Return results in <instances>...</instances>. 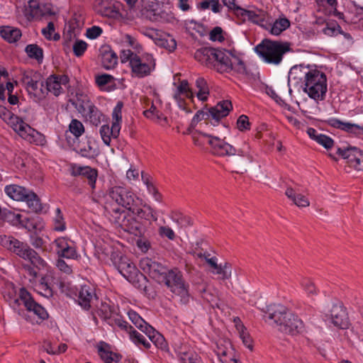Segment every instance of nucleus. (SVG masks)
I'll return each mask as SVG.
<instances>
[{"mask_svg": "<svg viewBox=\"0 0 363 363\" xmlns=\"http://www.w3.org/2000/svg\"><path fill=\"white\" fill-rule=\"evenodd\" d=\"M204 138H208V143L212 147L213 153L220 157H227V162L235 169L236 173L242 174L247 171V164L253 160L247 145L246 147L238 149L218 137L198 131L192 133L194 143L197 146L203 145Z\"/></svg>", "mask_w": 363, "mask_h": 363, "instance_id": "nucleus-1", "label": "nucleus"}, {"mask_svg": "<svg viewBox=\"0 0 363 363\" xmlns=\"http://www.w3.org/2000/svg\"><path fill=\"white\" fill-rule=\"evenodd\" d=\"M194 58L219 73L234 71L241 74H246L244 62L231 50L203 48L195 52Z\"/></svg>", "mask_w": 363, "mask_h": 363, "instance_id": "nucleus-2", "label": "nucleus"}, {"mask_svg": "<svg viewBox=\"0 0 363 363\" xmlns=\"http://www.w3.org/2000/svg\"><path fill=\"white\" fill-rule=\"evenodd\" d=\"M264 319L269 325H276L281 333L291 335L301 333L304 328L303 321L280 304L269 306Z\"/></svg>", "mask_w": 363, "mask_h": 363, "instance_id": "nucleus-3", "label": "nucleus"}, {"mask_svg": "<svg viewBox=\"0 0 363 363\" xmlns=\"http://www.w3.org/2000/svg\"><path fill=\"white\" fill-rule=\"evenodd\" d=\"M3 296L5 301L14 311H18V314H21L19 306L23 303L28 311L33 312L40 320H45L48 316L45 308L36 303L24 288H21L18 292L17 288L13 283H6L3 291Z\"/></svg>", "mask_w": 363, "mask_h": 363, "instance_id": "nucleus-4", "label": "nucleus"}, {"mask_svg": "<svg viewBox=\"0 0 363 363\" xmlns=\"http://www.w3.org/2000/svg\"><path fill=\"white\" fill-rule=\"evenodd\" d=\"M0 245L19 257L29 261L32 265L38 269H43L47 267V262L32 249L27 243L11 236L0 235Z\"/></svg>", "mask_w": 363, "mask_h": 363, "instance_id": "nucleus-5", "label": "nucleus"}, {"mask_svg": "<svg viewBox=\"0 0 363 363\" xmlns=\"http://www.w3.org/2000/svg\"><path fill=\"white\" fill-rule=\"evenodd\" d=\"M255 50L265 62L277 65L281 62L283 55L290 50V44L264 40Z\"/></svg>", "mask_w": 363, "mask_h": 363, "instance_id": "nucleus-6", "label": "nucleus"}, {"mask_svg": "<svg viewBox=\"0 0 363 363\" xmlns=\"http://www.w3.org/2000/svg\"><path fill=\"white\" fill-rule=\"evenodd\" d=\"M303 91L315 101L325 99L327 92V78L325 74L317 69L309 74L307 80L301 86Z\"/></svg>", "mask_w": 363, "mask_h": 363, "instance_id": "nucleus-7", "label": "nucleus"}, {"mask_svg": "<svg viewBox=\"0 0 363 363\" xmlns=\"http://www.w3.org/2000/svg\"><path fill=\"white\" fill-rule=\"evenodd\" d=\"M5 192L13 200L26 201L28 207L34 212L42 210V206L38 196L23 186L16 184L8 185L5 187Z\"/></svg>", "mask_w": 363, "mask_h": 363, "instance_id": "nucleus-8", "label": "nucleus"}, {"mask_svg": "<svg viewBox=\"0 0 363 363\" xmlns=\"http://www.w3.org/2000/svg\"><path fill=\"white\" fill-rule=\"evenodd\" d=\"M105 208L112 217L113 221L123 230L135 235L139 232L140 225L132 216L121 211L119 207L106 206Z\"/></svg>", "mask_w": 363, "mask_h": 363, "instance_id": "nucleus-9", "label": "nucleus"}, {"mask_svg": "<svg viewBox=\"0 0 363 363\" xmlns=\"http://www.w3.org/2000/svg\"><path fill=\"white\" fill-rule=\"evenodd\" d=\"M128 315L132 323L143 332L157 347L166 348L167 343L162 335L147 324L136 312L130 311Z\"/></svg>", "mask_w": 363, "mask_h": 363, "instance_id": "nucleus-10", "label": "nucleus"}, {"mask_svg": "<svg viewBox=\"0 0 363 363\" xmlns=\"http://www.w3.org/2000/svg\"><path fill=\"white\" fill-rule=\"evenodd\" d=\"M123 102L118 101L113 108L112 113L113 123L110 128L108 125H104L100 128V134L104 143L109 145L111 138H117L121 130V123L122 121V108Z\"/></svg>", "mask_w": 363, "mask_h": 363, "instance_id": "nucleus-11", "label": "nucleus"}, {"mask_svg": "<svg viewBox=\"0 0 363 363\" xmlns=\"http://www.w3.org/2000/svg\"><path fill=\"white\" fill-rule=\"evenodd\" d=\"M164 276L165 280L161 281L160 284H164L174 294L178 296L184 298L188 295V291L180 272L176 269L169 270L167 268Z\"/></svg>", "mask_w": 363, "mask_h": 363, "instance_id": "nucleus-12", "label": "nucleus"}, {"mask_svg": "<svg viewBox=\"0 0 363 363\" xmlns=\"http://www.w3.org/2000/svg\"><path fill=\"white\" fill-rule=\"evenodd\" d=\"M139 266L144 273L147 274L158 283L165 280L164 274L167 272V267L161 263L149 257H144L140 259Z\"/></svg>", "mask_w": 363, "mask_h": 363, "instance_id": "nucleus-13", "label": "nucleus"}, {"mask_svg": "<svg viewBox=\"0 0 363 363\" xmlns=\"http://www.w3.org/2000/svg\"><path fill=\"white\" fill-rule=\"evenodd\" d=\"M108 196L118 206H121L129 211L135 206V196L133 193L122 186H114L109 189Z\"/></svg>", "mask_w": 363, "mask_h": 363, "instance_id": "nucleus-14", "label": "nucleus"}, {"mask_svg": "<svg viewBox=\"0 0 363 363\" xmlns=\"http://www.w3.org/2000/svg\"><path fill=\"white\" fill-rule=\"evenodd\" d=\"M130 67L133 74L138 77H144L149 75L155 68V62L151 55H147L146 60L139 56H135L130 60Z\"/></svg>", "mask_w": 363, "mask_h": 363, "instance_id": "nucleus-15", "label": "nucleus"}, {"mask_svg": "<svg viewBox=\"0 0 363 363\" xmlns=\"http://www.w3.org/2000/svg\"><path fill=\"white\" fill-rule=\"evenodd\" d=\"M313 70L314 69L303 65L293 66L289 72V84H293L294 86H300L301 88L307 80L308 77H309V74H311Z\"/></svg>", "mask_w": 363, "mask_h": 363, "instance_id": "nucleus-16", "label": "nucleus"}, {"mask_svg": "<svg viewBox=\"0 0 363 363\" xmlns=\"http://www.w3.org/2000/svg\"><path fill=\"white\" fill-rule=\"evenodd\" d=\"M57 247V255L59 258L69 259H78L80 255L77 252L75 247L70 245V241L65 237H61L54 240Z\"/></svg>", "mask_w": 363, "mask_h": 363, "instance_id": "nucleus-17", "label": "nucleus"}, {"mask_svg": "<svg viewBox=\"0 0 363 363\" xmlns=\"http://www.w3.org/2000/svg\"><path fill=\"white\" fill-rule=\"evenodd\" d=\"M330 321L334 326L346 329L349 326L348 318L344 308L340 305H334L330 311Z\"/></svg>", "mask_w": 363, "mask_h": 363, "instance_id": "nucleus-18", "label": "nucleus"}, {"mask_svg": "<svg viewBox=\"0 0 363 363\" xmlns=\"http://www.w3.org/2000/svg\"><path fill=\"white\" fill-rule=\"evenodd\" d=\"M6 123L11 125L22 138L28 139V137L33 136L35 130L13 113Z\"/></svg>", "mask_w": 363, "mask_h": 363, "instance_id": "nucleus-19", "label": "nucleus"}, {"mask_svg": "<svg viewBox=\"0 0 363 363\" xmlns=\"http://www.w3.org/2000/svg\"><path fill=\"white\" fill-rule=\"evenodd\" d=\"M69 82L67 75H50L45 81L46 90L57 96L63 92L62 85H66Z\"/></svg>", "mask_w": 363, "mask_h": 363, "instance_id": "nucleus-20", "label": "nucleus"}, {"mask_svg": "<svg viewBox=\"0 0 363 363\" xmlns=\"http://www.w3.org/2000/svg\"><path fill=\"white\" fill-rule=\"evenodd\" d=\"M41 79L40 73L30 69L23 72L21 82L26 86L30 94H33L35 95L38 89V82L41 81Z\"/></svg>", "mask_w": 363, "mask_h": 363, "instance_id": "nucleus-21", "label": "nucleus"}, {"mask_svg": "<svg viewBox=\"0 0 363 363\" xmlns=\"http://www.w3.org/2000/svg\"><path fill=\"white\" fill-rule=\"evenodd\" d=\"M233 106L230 101L224 100L218 102L215 106L208 109V117H211L216 122L227 116L232 110Z\"/></svg>", "mask_w": 363, "mask_h": 363, "instance_id": "nucleus-22", "label": "nucleus"}, {"mask_svg": "<svg viewBox=\"0 0 363 363\" xmlns=\"http://www.w3.org/2000/svg\"><path fill=\"white\" fill-rule=\"evenodd\" d=\"M94 298H96L93 289L88 286H83L79 292V304L85 310L91 308V304Z\"/></svg>", "mask_w": 363, "mask_h": 363, "instance_id": "nucleus-23", "label": "nucleus"}, {"mask_svg": "<svg viewBox=\"0 0 363 363\" xmlns=\"http://www.w3.org/2000/svg\"><path fill=\"white\" fill-rule=\"evenodd\" d=\"M101 63L106 69H111L115 67L118 62V56L110 47H103L101 50Z\"/></svg>", "mask_w": 363, "mask_h": 363, "instance_id": "nucleus-24", "label": "nucleus"}, {"mask_svg": "<svg viewBox=\"0 0 363 363\" xmlns=\"http://www.w3.org/2000/svg\"><path fill=\"white\" fill-rule=\"evenodd\" d=\"M285 195L298 207L305 208L310 206L309 200L304 195L298 193L291 186L286 188Z\"/></svg>", "mask_w": 363, "mask_h": 363, "instance_id": "nucleus-25", "label": "nucleus"}, {"mask_svg": "<svg viewBox=\"0 0 363 363\" xmlns=\"http://www.w3.org/2000/svg\"><path fill=\"white\" fill-rule=\"evenodd\" d=\"M143 33L145 36L152 39L157 45L165 47L171 51L174 50L177 47V43L174 39L171 38L169 42L167 40H164L158 37V33L155 29H146Z\"/></svg>", "mask_w": 363, "mask_h": 363, "instance_id": "nucleus-26", "label": "nucleus"}, {"mask_svg": "<svg viewBox=\"0 0 363 363\" xmlns=\"http://www.w3.org/2000/svg\"><path fill=\"white\" fill-rule=\"evenodd\" d=\"M240 14L242 16L247 17V19L254 23L259 25L264 28L263 23L265 21L267 13L262 10H246L241 9Z\"/></svg>", "mask_w": 363, "mask_h": 363, "instance_id": "nucleus-27", "label": "nucleus"}, {"mask_svg": "<svg viewBox=\"0 0 363 363\" xmlns=\"http://www.w3.org/2000/svg\"><path fill=\"white\" fill-rule=\"evenodd\" d=\"M119 272L127 279H132L137 273L135 264L127 257H121L118 264Z\"/></svg>", "mask_w": 363, "mask_h": 363, "instance_id": "nucleus-28", "label": "nucleus"}, {"mask_svg": "<svg viewBox=\"0 0 363 363\" xmlns=\"http://www.w3.org/2000/svg\"><path fill=\"white\" fill-rule=\"evenodd\" d=\"M41 4L38 0H28V4L25 6L23 13L28 21L42 16L40 13Z\"/></svg>", "mask_w": 363, "mask_h": 363, "instance_id": "nucleus-29", "label": "nucleus"}, {"mask_svg": "<svg viewBox=\"0 0 363 363\" xmlns=\"http://www.w3.org/2000/svg\"><path fill=\"white\" fill-rule=\"evenodd\" d=\"M289 26L290 21L286 18H280L277 19L273 24L269 23L266 25L264 28L269 30L271 34L279 35Z\"/></svg>", "mask_w": 363, "mask_h": 363, "instance_id": "nucleus-30", "label": "nucleus"}, {"mask_svg": "<svg viewBox=\"0 0 363 363\" xmlns=\"http://www.w3.org/2000/svg\"><path fill=\"white\" fill-rule=\"evenodd\" d=\"M100 12L101 15L108 18L118 19L121 17L118 6L106 0L102 1Z\"/></svg>", "mask_w": 363, "mask_h": 363, "instance_id": "nucleus-31", "label": "nucleus"}, {"mask_svg": "<svg viewBox=\"0 0 363 363\" xmlns=\"http://www.w3.org/2000/svg\"><path fill=\"white\" fill-rule=\"evenodd\" d=\"M101 345H104V346H99L98 348L99 354L101 357V358L106 362V363H112V362H118L121 359V356L117 353L113 352L109 350L108 345L106 343L101 342Z\"/></svg>", "mask_w": 363, "mask_h": 363, "instance_id": "nucleus-32", "label": "nucleus"}, {"mask_svg": "<svg viewBox=\"0 0 363 363\" xmlns=\"http://www.w3.org/2000/svg\"><path fill=\"white\" fill-rule=\"evenodd\" d=\"M1 36L9 43L16 42L21 36V32L18 28L11 26L0 27Z\"/></svg>", "mask_w": 363, "mask_h": 363, "instance_id": "nucleus-33", "label": "nucleus"}, {"mask_svg": "<svg viewBox=\"0 0 363 363\" xmlns=\"http://www.w3.org/2000/svg\"><path fill=\"white\" fill-rule=\"evenodd\" d=\"M234 321L235 323L236 330H238V332L239 333L240 337L242 340V343L248 349H250V350H252V348H253L252 340L250 335L247 332L246 328L240 322V320L238 318H235L234 320Z\"/></svg>", "mask_w": 363, "mask_h": 363, "instance_id": "nucleus-34", "label": "nucleus"}, {"mask_svg": "<svg viewBox=\"0 0 363 363\" xmlns=\"http://www.w3.org/2000/svg\"><path fill=\"white\" fill-rule=\"evenodd\" d=\"M336 154L347 160L351 165L357 157L360 156V150L357 147H337Z\"/></svg>", "mask_w": 363, "mask_h": 363, "instance_id": "nucleus-35", "label": "nucleus"}, {"mask_svg": "<svg viewBox=\"0 0 363 363\" xmlns=\"http://www.w3.org/2000/svg\"><path fill=\"white\" fill-rule=\"evenodd\" d=\"M144 209L138 208L135 205L132 208L130 211L133 215L137 216L138 218L150 220L153 219L157 220V217L154 215V211L150 206H145Z\"/></svg>", "mask_w": 363, "mask_h": 363, "instance_id": "nucleus-36", "label": "nucleus"}, {"mask_svg": "<svg viewBox=\"0 0 363 363\" xmlns=\"http://www.w3.org/2000/svg\"><path fill=\"white\" fill-rule=\"evenodd\" d=\"M72 104L74 105L77 111L82 114L85 113L93 104L91 102L88 96L83 94H77V99Z\"/></svg>", "mask_w": 363, "mask_h": 363, "instance_id": "nucleus-37", "label": "nucleus"}, {"mask_svg": "<svg viewBox=\"0 0 363 363\" xmlns=\"http://www.w3.org/2000/svg\"><path fill=\"white\" fill-rule=\"evenodd\" d=\"M147 17L154 22H167L172 18V14L162 10H152L147 12Z\"/></svg>", "mask_w": 363, "mask_h": 363, "instance_id": "nucleus-38", "label": "nucleus"}, {"mask_svg": "<svg viewBox=\"0 0 363 363\" xmlns=\"http://www.w3.org/2000/svg\"><path fill=\"white\" fill-rule=\"evenodd\" d=\"M25 51L30 58L36 60L38 62H41L43 59V50L36 44L28 45Z\"/></svg>", "mask_w": 363, "mask_h": 363, "instance_id": "nucleus-39", "label": "nucleus"}, {"mask_svg": "<svg viewBox=\"0 0 363 363\" xmlns=\"http://www.w3.org/2000/svg\"><path fill=\"white\" fill-rule=\"evenodd\" d=\"M82 115L95 125H97L99 123H100L101 118L102 116L101 113L94 104L89 106V108H88L85 113H82Z\"/></svg>", "mask_w": 363, "mask_h": 363, "instance_id": "nucleus-40", "label": "nucleus"}, {"mask_svg": "<svg viewBox=\"0 0 363 363\" xmlns=\"http://www.w3.org/2000/svg\"><path fill=\"white\" fill-rule=\"evenodd\" d=\"M80 176L87 178L88 183L92 189L95 188L96 180L97 177V171L90 167H83Z\"/></svg>", "mask_w": 363, "mask_h": 363, "instance_id": "nucleus-41", "label": "nucleus"}, {"mask_svg": "<svg viewBox=\"0 0 363 363\" xmlns=\"http://www.w3.org/2000/svg\"><path fill=\"white\" fill-rule=\"evenodd\" d=\"M181 94L184 95L188 99H193L194 97L193 93L186 80H182L180 82V84L177 87V92L174 94V98L176 100H179Z\"/></svg>", "mask_w": 363, "mask_h": 363, "instance_id": "nucleus-42", "label": "nucleus"}, {"mask_svg": "<svg viewBox=\"0 0 363 363\" xmlns=\"http://www.w3.org/2000/svg\"><path fill=\"white\" fill-rule=\"evenodd\" d=\"M179 359L182 363H203L201 357L193 352L182 353Z\"/></svg>", "mask_w": 363, "mask_h": 363, "instance_id": "nucleus-43", "label": "nucleus"}, {"mask_svg": "<svg viewBox=\"0 0 363 363\" xmlns=\"http://www.w3.org/2000/svg\"><path fill=\"white\" fill-rule=\"evenodd\" d=\"M327 123L332 127L343 130L348 133H351V128H357L352 125L351 123H344L336 118H330L327 121Z\"/></svg>", "mask_w": 363, "mask_h": 363, "instance_id": "nucleus-44", "label": "nucleus"}, {"mask_svg": "<svg viewBox=\"0 0 363 363\" xmlns=\"http://www.w3.org/2000/svg\"><path fill=\"white\" fill-rule=\"evenodd\" d=\"M214 269L216 270V274L222 275V279H228L231 277V265L228 262H224L223 264H218L217 267Z\"/></svg>", "mask_w": 363, "mask_h": 363, "instance_id": "nucleus-45", "label": "nucleus"}, {"mask_svg": "<svg viewBox=\"0 0 363 363\" xmlns=\"http://www.w3.org/2000/svg\"><path fill=\"white\" fill-rule=\"evenodd\" d=\"M69 131L77 138L81 136L84 132V127L82 122L77 119H72L69 125Z\"/></svg>", "mask_w": 363, "mask_h": 363, "instance_id": "nucleus-46", "label": "nucleus"}, {"mask_svg": "<svg viewBox=\"0 0 363 363\" xmlns=\"http://www.w3.org/2000/svg\"><path fill=\"white\" fill-rule=\"evenodd\" d=\"M220 7L218 0H204L199 4L200 9L205 10L211 8L214 13L219 12Z\"/></svg>", "mask_w": 363, "mask_h": 363, "instance_id": "nucleus-47", "label": "nucleus"}, {"mask_svg": "<svg viewBox=\"0 0 363 363\" xmlns=\"http://www.w3.org/2000/svg\"><path fill=\"white\" fill-rule=\"evenodd\" d=\"M66 226L62 212L60 208L56 210V216L54 220V230L56 231L62 232L65 230Z\"/></svg>", "mask_w": 363, "mask_h": 363, "instance_id": "nucleus-48", "label": "nucleus"}, {"mask_svg": "<svg viewBox=\"0 0 363 363\" xmlns=\"http://www.w3.org/2000/svg\"><path fill=\"white\" fill-rule=\"evenodd\" d=\"M55 31V26L52 22H49L47 27L44 28L42 30V33L45 36V38L48 40L53 39L54 40H58L60 38V35L55 33L53 37H52V33Z\"/></svg>", "mask_w": 363, "mask_h": 363, "instance_id": "nucleus-49", "label": "nucleus"}, {"mask_svg": "<svg viewBox=\"0 0 363 363\" xmlns=\"http://www.w3.org/2000/svg\"><path fill=\"white\" fill-rule=\"evenodd\" d=\"M301 285L304 289V291L308 294V295H315L316 294V289L314 283L307 278H303L301 281Z\"/></svg>", "mask_w": 363, "mask_h": 363, "instance_id": "nucleus-50", "label": "nucleus"}, {"mask_svg": "<svg viewBox=\"0 0 363 363\" xmlns=\"http://www.w3.org/2000/svg\"><path fill=\"white\" fill-rule=\"evenodd\" d=\"M87 48V43L84 40H76L73 45V52L77 57L82 56Z\"/></svg>", "mask_w": 363, "mask_h": 363, "instance_id": "nucleus-51", "label": "nucleus"}, {"mask_svg": "<svg viewBox=\"0 0 363 363\" xmlns=\"http://www.w3.org/2000/svg\"><path fill=\"white\" fill-rule=\"evenodd\" d=\"M142 178H143V180L145 182V184L147 185L148 191L153 195V196L156 201H160L161 199H162V196L158 192L156 187L149 182L147 178H145L143 174H142Z\"/></svg>", "mask_w": 363, "mask_h": 363, "instance_id": "nucleus-52", "label": "nucleus"}, {"mask_svg": "<svg viewBox=\"0 0 363 363\" xmlns=\"http://www.w3.org/2000/svg\"><path fill=\"white\" fill-rule=\"evenodd\" d=\"M56 267L60 271L66 274H70L72 273V266L67 264L63 259L59 258L56 262Z\"/></svg>", "mask_w": 363, "mask_h": 363, "instance_id": "nucleus-53", "label": "nucleus"}, {"mask_svg": "<svg viewBox=\"0 0 363 363\" xmlns=\"http://www.w3.org/2000/svg\"><path fill=\"white\" fill-rule=\"evenodd\" d=\"M316 142L323 145L326 149L332 147L334 143V141L332 138L323 134H320V135H318Z\"/></svg>", "mask_w": 363, "mask_h": 363, "instance_id": "nucleus-54", "label": "nucleus"}, {"mask_svg": "<svg viewBox=\"0 0 363 363\" xmlns=\"http://www.w3.org/2000/svg\"><path fill=\"white\" fill-rule=\"evenodd\" d=\"M250 123L249 122L248 117L245 115H241L237 121L238 128L240 131H244L250 129Z\"/></svg>", "mask_w": 363, "mask_h": 363, "instance_id": "nucleus-55", "label": "nucleus"}, {"mask_svg": "<svg viewBox=\"0 0 363 363\" xmlns=\"http://www.w3.org/2000/svg\"><path fill=\"white\" fill-rule=\"evenodd\" d=\"M159 235L163 238H167L172 240L175 238V234L172 228L168 226H161L158 230Z\"/></svg>", "mask_w": 363, "mask_h": 363, "instance_id": "nucleus-56", "label": "nucleus"}, {"mask_svg": "<svg viewBox=\"0 0 363 363\" xmlns=\"http://www.w3.org/2000/svg\"><path fill=\"white\" fill-rule=\"evenodd\" d=\"M38 287L40 290V294L43 296L47 297V298L51 297L52 296V290L48 286V284L46 282H45L44 279H42Z\"/></svg>", "mask_w": 363, "mask_h": 363, "instance_id": "nucleus-57", "label": "nucleus"}, {"mask_svg": "<svg viewBox=\"0 0 363 363\" xmlns=\"http://www.w3.org/2000/svg\"><path fill=\"white\" fill-rule=\"evenodd\" d=\"M223 30L220 27H215L211 32H210V39L213 41H219L221 42L224 40V38L222 35Z\"/></svg>", "mask_w": 363, "mask_h": 363, "instance_id": "nucleus-58", "label": "nucleus"}, {"mask_svg": "<svg viewBox=\"0 0 363 363\" xmlns=\"http://www.w3.org/2000/svg\"><path fill=\"white\" fill-rule=\"evenodd\" d=\"M102 33V29L99 26H92L86 30V37L89 39H95Z\"/></svg>", "mask_w": 363, "mask_h": 363, "instance_id": "nucleus-59", "label": "nucleus"}, {"mask_svg": "<svg viewBox=\"0 0 363 363\" xmlns=\"http://www.w3.org/2000/svg\"><path fill=\"white\" fill-rule=\"evenodd\" d=\"M113 79V77L111 75L104 74L97 76L96 78V82L99 86H102L111 82Z\"/></svg>", "mask_w": 363, "mask_h": 363, "instance_id": "nucleus-60", "label": "nucleus"}, {"mask_svg": "<svg viewBox=\"0 0 363 363\" xmlns=\"http://www.w3.org/2000/svg\"><path fill=\"white\" fill-rule=\"evenodd\" d=\"M138 56L136 54H134L130 50H123L121 52V62L124 63L129 61L130 64V60L133 57Z\"/></svg>", "mask_w": 363, "mask_h": 363, "instance_id": "nucleus-61", "label": "nucleus"}, {"mask_svg": "<svg viewBox=\"0 0 363 363\" xmlns=\"http://www.w3.org/2000/svg\"><path fill=\"white\" fill-rule=\"evenodd\" d=\"M30 243L36 249L42 248L45 244L42 238L37 235H32L30 236Z\"/></svg>", "mask_w": 363, "mask_h": 363, "instance_id": "nucleus-62", "label": "nucleus"}, {"mask_svg": "<svg viewBox=\"0 0 363 363\" xmlns=\"http://www.w3.org/2000/svg\"><path fill=\"white\" fill-rule=\"evenodd\" d=\"M129 335L130 340L135 344H140L145 338L142 334L134 329L129 331Z\"/></svg>", "mask_w": 363, "mask_h": 363, "instance_id": "nucleus-63", "label": "nucleus"}, {"mask_svg": "<svg viewBox=\"0 0 363 363\" xmlns=\"http://www.w3.org/2000/svg\"><path fill=\"white\" fill-rule=\"evenodd\" d=\"M352 167L357 170H362L363 167V152L360 150V156L357 157L354 162L351 164Z\"/></svg>", "mask_w": 363, "mask_h": 363, "instance_id": "nucleus-64", "label": "nucleus"}]
</instances>
